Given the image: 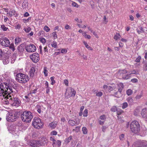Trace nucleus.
<instances>
[{
  "label": "nucleus",
  "instance_id": "1",
  "mask_svg": "<svg viewBox=\"0 0 147 147\" xmlns=\"http://www.w3.org/2000/svg\"><path fill=\"white\" fill-rule=\"evenodd\" d=\"M16 79L17 82L23 84L27 82L29 78L28 75L20 73L16 75Z\"/></svg>",
  "mask_w": 147,
  "mask_h": 147
},
{
  "label": "nucleus",
  "instance_id": "2",
  "mask_svg": "<svg viewBox=\"0 0 147 147\" xmlns=\"http://www.w3.org/2000/svg\"><path fill=\"white\" fill-rule=\"evenodd\" d=\"M32 118V114L30 111H24L21 115L22 120L23 121L26 123L30 122Z\"/></svg>",
  "mask_w": 147,
  "mask_h": 147
},
{
  "label": "nucleus",
  "instance_id": "3",
  "mask_svg": "<svg viewBox=\"0 0 147 147\" xmlns=\"http://www.w3.org/2000/svg\"><path fill=\"white\" fill-rule=\"evenodd\" d=\"M131 131L135 133H138L140 130V125L139 123L136 121H133L130 124Z\"/></svg>",
  "mask_w": 147,
  "mask_h": 147
},
{
  "label": "nucleus",
  "instance_id": "4",
  "mask_svg": "<svg viewBox=\"0 0 147 147\" xmlns=\"http://www.w3.org/2000/svg\"><path fill=\"white\" fill-rule=\"evenodd\" d=\"M8 96L11 98L9 101L11 102V105L12 106H15L16 107L19 106L20 102L17 98L14 97L13 93L11 94H8Z\"/></svg>",
  "mask_w": 147,
  "mask_h": 147
},
{
  "label": "nucleus",
  "instance_id": "5",
  "mask_svg": "<svg viewBox=\"0 0 147 147\" xmlns=\"http://www.w3.org/2000/svg\"><path fill=\"white\" fill-rule=\"evenodd\" d=\"M18 112L15 111L10 112L6 117V119L9 122H13L15 121L18 117Z\"/></svg>",
  "mask_w": 147,
  "mask_h": 147
},
{
  "label": "nucleus",
  "instance_id": "6",
  "mask_svg": "<svg viewBox=\"0 0 147 147\" xmlns=\"http://www.w3.org/2000/svg\"><path fill=\"white\" fill-rule=\"evenodd\" d=\"M43 124L40 118L35 117L34 119L32 122V125L37 129H39L42 127Z\"/></svg>",
  "mask_w": 147,
  "mask_h": 147
},
{
  "label": "nucleus",
  "instance_id": "7",
  "mask_svg": "<svg viewBox=\"0 0 147 147\" xmlns=\"http://www.w3.org/2000/svg\"><path fill=\"white\" fill-rule=\"evenodd\" d=\"M76 91L72 88L70 87L67 88L66 90L65 94L67 98L74 97L76 94Z\"/></svg>",
  "mask_w": 147,
  "mask_h": 147
},
{
  "label": "nucleus",
  "instance_id": "8",
  "mask_svg": "<svg viewBox=\"0 0 147 147\" xmlns=\"http://www.w3.org/2000/svg\"><path fill=\"white\" fill-rule=\"evenodd\" d=\"M0 89L4 92L5 94L7 95L11 94L13 92V91L9 90V88L7 87V85L4 84V83L0 84Z\"/></svg>",
  "mask_w": 147,
  "mask_h": 147
},
{
  "label": "nucleus",
  "instance_id": "9",
  "mask_svg": "<svg viewBox=\"0 0 147 147\" xmlns=\"http://www.w3.org/2000/svg\"><path fill=\"white\" fill-rule=\"evenodd\" d=\"M118 91L116 92L115 94L117 97L119 98L121 96V92L124 88V85L122 83H120L118 84Z\"/></svg>",
  "mask_w": 147,
  "mask_h": 147
},
{
  "label": "nucleus",
  "instance_id": "10",
  "mask_svg": "<svg viewBox=\"0 0 147 147\" xmlns=\"http://www.w3.org/2000/svg\"><path fill=\"white\" fill-rule=\"evenodd\" d=\"M1 44L3 46L8 47L10 45V42L9 40L6 37L1 38L0 40Z\"/></svg>",
  "mask_w": 147,
  "mask_h": 147
},
{
  "label": "nucleus",
  "instance_id": "11",
  "mask_svg": "<svg viewBox=\"0 0 147 147\" xmlns=\"http://www.w3.org/2000/svg\"><path fill=\"white\" fill-rule=\"evenodd\" d=\"M26 51L28 52H33L36 50V46L33 44L27 45L25 47Z\"/></svg>",
  "mask_w": 147,
  "mask_h": 147
},
{
  "label": "nucleus",
  "instance_id": "12",
  "mask_svg": "<svg viewBox=\"0 0 147 147\" xmlns=\"http://www.w3.org/2000/svg\"><path fill=\"white\" fill-rule=\"evenodd\" d=\"M30 59L34 63L37 62L39 60V56L38 53H35L30 56Z\"/></svg>",
  "mask_w": 147,
  "mask_h": 147
},
{
  "label": "nucleus",
  "instance_id": "13",
  "mask_svg": "<svg viewBox=\"0 0 147 147\" xmlns=\"http://www.w3.org/2000/svg\"><path fill=\"white\" fill-rule=\"evenodd\" d=\"M142 117L147 120V108L142 109L141 113Z\"/></svg>",
  "mask_w": 147,
  "mask_h": 147
},
{
  "label": "nucleus",
  "instance_id": "14",
  "mask_svg": "<svg viewBox=\"0 0 147 147\" xmlns=\"http://www.w3.org/2000/svg\"><path fill=\"white\" fill-rule=\"evenodd\" d=\"M68 123L71 126L77 125L79 124V122L76 120L74 121L72 120H69L68 121Z\"/></svg>",
  "mask_w": 147,
  "mask_h": 147
},
{
  "label": "nucleus",
  "instance_id": "15",
  "mask_svg": "<svg viewBox=\"0 0 147 147\" xmlns=\"http://www.w3.org/2000/svg\"><path fill=\"white\" fill-rule=\"evenodd\" d=\"M12 82L11 81H7L6 82H4V83L7 85V87L9 88V90L13 91L12 88L11 87Z\"/></svg>",
  "mask_w": 147,
  "mask_h": 147
},
{
  "label": "nucleus",
  "instance_id": "16",
  "mask_svg": "<svg viewBox=\"0 0 147 147\" xmlns=\"http://www.w3.org/2000/svg\"><path fill=\"white\" fill-rule=\"evenodd\" d=\"M61 144V142L60 141L57 140L53 142L52 145L53 147H59L60 146Z\"/></svg>",
  "mask_w": 147,
  "mask_h": 147
},
{
  "label": "nucleus",
  "instance_id": "17",
  "mask_svg": "<svg viewBox=\"0 0 147 147\" xmlns=\"http://www.w3.org/2000/svg\"><path fill=\"white\" fill-rule=\"evenodd\" d=\"M24 48L25 45L24 44H22L18 47V50L19 52L21 53L23 52L24 50Z\"/></svg>",
  "mask_w": 147,
  "mask_h": 147
},
{
  "label": "nucleus",
  "instance_id": "18",
  "mask_svg": "<svg viewBox=\"0 0 147 147\" xmlns=\"http://www.w3.org/2000/svg\"><path fill=\"white\" fill-rule=\"evenodd\" d=\"M139 28H137L136 29L137 32L139 34H140L141 33H144L145 31L143 29V28L139 26L138 27Z\"/></svg>",
  "mask_w": 147,
  "mask_h": 147
},
{
  "label": "nucleus",
  "instance_id": "19",
  "mask_svg": "<svg viewBox=\"0 0 147 147\" xmlns=\"http://www.w3.org/2000/svg\"><path fill=\"white\" fill-rule=\"evenodd\" d=\"M119 73L120 76L122 78L125 74H127V71L125 69L120 70Z\"/></svg>",
  "mask_w": 147,
  "mask_h": 147
},
{
  "label": "nucleus",
  "instance_id": "20",
  "mask_svg": "<svg viewBox=\"0 0 147 147\" xmlns=\"http://www.w3.org/2000/svg\"><path fill=\"white\" fill-rule=\"evenodd\" d=\"M2 61L4 64H6L9 63V58L8 57H6L2 59Z\"/></svg>",
  "mask_w": 147,
  "mask_h": 147
},
{
  "label": "nucleus",
  "instance_id": "21",
  "mask_svg": "<svg viewBox=\"0 0 147 147\" xmlns=\"http://www.w3.org/2000/svg\"><path fill=\"white\" fill-rule=\"evenodd\" d=\"M19 144L18 141L13 140L11 142L10 145L12 146H18Z\"/></svg>",
  "mask_w": 147,
  "mask_h": 147
},
{
  "label": "nucleus",
  "instance_id": "22",
  "mask_svg": "<svg viewBox=\"0 0 147 147\" xmlns=\"http://www.w3.org/2000/svg\"><path fill=\"white\" fill-rule=\"evenodd\" d=\"M5 96L7 97V98L5 100V101H4V104L6 105H8L9 104L11 105V102H9L10 100H11V98L8 97V94Z\"/></svg>",
  "mask_w": 147,
  "mask_h": 147
},
{
  "label": "nucleus",
  "instance_id": "23",
  "mask_svg": "<svg viewBox=\"0 0 147 147\" xmlns=\"http://www.w3.org/2000/svg\"><path fill=\"white\" fill-rule=\"evenodd\" d=\"M35 71V68L34 67H32L30 69V72L31 77H33L34 76V73Z\"/></svg>",
  "mask_w": 147,
  "mask_h": 147
},
{
  "label": "nucleus",
  "instance_id": "24",
  "mask_svg": "<svg viewBox=\"0 0 147 147\" xmlns=\"http://www.w3.org/2000/svg\"><path fill=\"white\" fill-rule=\"evenodd\" d=\"M57 122H52L49 125L51 127L52 129L55 128L57 125Z\"/></svg>",
  "mask_w": 147,
  "mask_h": 147
},
{
  "label": "nucleus",
  "instance_id": "25",
  "mask_svg": "<svg viewBox=\"0 0 147 147\" xmlns=\"http://www.w3.org/2000/svg\"><path fill=\"white\" fill-rule=\"evenodd\" d=\"M131 74L129 73L127 74H126L125 75L122 77L123 79L124 80H127L131 78Z\"/></svg>",
  "mask_w": 147,
  "mask_h": 147
},
{
  "label": "nucleus",
  "instance_id": "26",
  "mask_svg": "<svg viewBox=\"0 0 147 147\" xmlns=\"http://www.w3.org/2000/svg\"><path fill=\"white\" fill-rule=\"evenodd\" d=\"M28 6V3L27 1L24 0L22 4V6L24 9H26Z\"/></svg>",
  "mask_w": 147,
  "mask_h": 147
},
{
  "label": "nucleus",
  "instance_id": "27",
  "mask_svg": "<svg viewBox=\"0 0 147 147\" xmlns=\"http://www.w3.org/2000/svg\"><path fill=\"white\" fill-rule=\"evenodd\" d=\"M143 70L146 71L147 70V61H143Z\"/></svg>",
  "mask_w": 147,
  "mask_h": 147
},
{
  "label": "nucleus",
  "instance_id": "28",
  "mask_svg": "<svg viewBox=\"0 0 147 147\" xmlns=\"http://www.w3.org/2000/svg\"><path fill=\"white\" fill-rule=\"evenodd\" d=\"M140 143L138 141L134 142L132 146V147H140Z\"/></svg>",
  "mask_w": 147,
  "mask_h": 147
},
{
  "label": "nucleus",
  "instance_id": "29",
  "mask_svg": "<svg viewBox=\"0 0 147 147\" xmlns=\"http://www.w3.org/2000/svg\"><path fill=\"white\" fill-rule=\"evenodd\" d=\"M127 101L129 104V105H132L133 103V99L130 97H128L127 98Z\"/></svg>",
  "mask_w": 147,
  "mask_h": 147
},
{
  "label": "nucleus",
  "instance_id": "30",
  "mask_svg": "<svg viewBox=\"0 0 147 147\" xmlns=\"http://www.w3.org/2000/svg\"><path fill=\"white\" fill-rule=\"evenodd\" d=\"M121 36L120 34L118 33H116L114 37V38L115 40H117L118 39L120 38Z\"/></svg>",
  "mask_w": 147,
  "mask_h": 147
},
{
  "label": "nucleus",
  "instance_id": "31",
  "mask_svg": "<svg viewBox=\"0 0 147 147\" xmlns=\"http://www.w3.org/2000/svg\"><path fill=\"white\" fill-rule=\"evenodd\" d=\"M94 92H95V93L96 94V96H97L100 97L103 94V93L101 92H98L96 90H95Z\"/></svg>",
  "mask_w": 147,
  "mask_h": 147
},
{
  "label": "nucleus",
  "instance_id": "32",
  "mask_svg": "<svg viewBox=\"0 0 147 147\" xmlns=\"http://www.w3.org/2000/svg\"><path fill=\"white\" fill-rule=\"evenodd\" d=\"M143 94L142 92L138 94L135 97L136 100H138L140 99L143 96Z\"/></svg>",
  "mask_w": 147,
  "mask_h": 147
},
{
  "label": "nucleus",
  "instance_id": "33",
  "mask_svg": "<svg viewBox=\"0 0 147 147\" xmlns=\"http://www.w3.org/2000/svg\"><path fill=\"white\" fill-rule=\"evenodd\" d=\"M82 34L83 35V36H84L86 38L88 39H90L91 38V36L90 35H88L86 32H83Z\"/></svg>",
  "mask_w": 147,
  "mask_h": 147
},
{
  "label": "nucleus",
  "instance_id": "34",
  "mask_svg": "<svg viewBox=\"0 0 147 147\" xmlns=\"http://www.w3.org/2000/svg\"><path fill=\"white\" fill-rule=\"evenodd\" d=\"M48 70L47 69L46 67H44L43 68V73L45 77L48 76Z\"/></svg>",
  "mask_w": 147,
  "mask_h": 147
},
{
  "label": "nucleus",
  "instance_id": "35",
  "mask_svg": "<svg viewBox=\"0 0 147 147\" xmlns=\"http://www.w3.org/2000/svg\"><path fill=\"white\" fill-rule=\"evenodd\" d=\"M114 86H108V88H107V90L108 91H111V90H115V85H114Z\"/></svg>",
  "mask_w": 147,
  "mask_h": 147
},
{
  "label": "nucleus",
  "instance_id": "36",
  "mask_svg": "<svg viewBox=\"0 0 147 147\" xmlns=\"http://www.w3.org/2000/svg\"><path fill=\"white\" fill-rule=\"evenodd\" d=\"M100 118L101 120H100L105 121L106 119V117L105 115H102L100 116Z\"/></svg>",
  "mask_w": 147,
  "mask_h": 147
},
{
  "label": "nucleus",
  "instance_id": "37",
  "mask_svg": "<svg viewBox=\"0 0 147 147\" xmlns=\"http://www.w3.org/2000/svg\"><path fill=\"white\" fill-rule=\"evenodd\" d=\"M72 139V137L71 136H69L67 138H66L65 140V142L67 144Z\"/></svg>",
  "mask_w": 147,
  "mask_h": 147
},
{
  "label": "nucleus",
  "instance_id": "38",
  "mask_svg": "<svg viewBox=\"0 0 147 147\" xmlns=\"http://www.w3.org/2000/svg\"><path fill=\"white\" fill-rule=\"evenodd\" d=\"M21 41V39L18 37H16L15 39V43L16 44L20 43Z\"/></svg>",
  "mask_w": 147,
  "mask_h": 147
},
{
  "label": "nucleus",
  "instance_id": "39",
  "mask_svg": "<svg viewBox=\"0 0 147 147\" xmlns=\"http://www.w3.org/2000/svg\"><path fill=\"white\" fill-rule=\"evenodd\" d=\"M9 47L13 51H14L15 50V47L13 43H12L11 44H10Z\"/></svg>",
  "mask_w": 147,
  "mask_h": 147
},
{
  "label": "nucleus",
  "instance_id": "40",
  "mask_svg": "<svg viewBox=\"0 0 147 147\" xmlns=\"http://www.w3.org/2000/svg\"><path fill=\"white\" fill-rule=\"evenodd\" d=\"M51 46L53 47L54 48H56L57 47V42L55 41H54L52 42Z\"/></svg>",
  "mask_w": 147,
  "mask_h": 147
},
{
  "label": "nucleus",
  "instance_id": "41",
  "mask_svg": "<svg viewBox=\"0 0 147 147\" xmlns=\"http://www.w3.org/2000/svg\"><path fill=\"white\" fill-rule=\"evenodd\" d=\"M7 95V94H5V93L4 92H3L2 90L0 89V96H3V97H5V98L6 97L4 96L5 95Z\"/></svg>",
  "mask_w": 147,
  "mask_h": 147
},
{
  "label": "nucleus",
  "instance_id": "42",
  "mask_svg": "<svg viewBox=\"0 0 147 147\" xmlns=\"http://www.w3.org/2000/svg\"><path fill=\"white\" fill-rule=\"evenodd\" d=\"M16 12L14 10H11L9 11V14L10 15V16L11 17L13 15H14L15 14Z\"/></svg>",
  "mask_w": 147,
  "mask_h": 147
},
{
  "label": "nucleus",
  "instance_id": "43",
  "mask_svg": "<svg viewBox=\"0 0 147 147\" xmlns=\"http://www.w3.org/2000/svg\"><path fill=\"white\" fill-rule=\"evenodd\" d=\"M133 91L130 89H129L126 91V94L128 96L131 95Z\"/></svg>",
  "mask_w": 147,
  "mask_h": 147
},
{
  "label": "nucleus",
  "instance_id": "44",
  "mask_svg": "<svg viewBox=\"0 0 147 147\" xmlns=\"http://www.w3.org/2000/svg\"><path fill=\"white\" fill-rule=\"evenodd\" d=\"M82 131L83 133L84 134H86L87 133L88 130L87 128L85 127H83L82 128Z\"/></svg>",
  "mask_w": 147,
  "mask_h": 147
},
{
  "label": "nucleus",
  "instance_id": "45",
  "mask_svg": "<svg viewBox=\"0 0 147 147\" xmlns=\"http://www.w3.org/2000/svg\"><path fill=\"white\" fill-rule=\"evenodd\" d=\"M55 77L52 76L51 77L50 79L51 81V84L52 85H54L55 83V81L54 80Z\"/></svg>",
  "mask_w": 147,
  "mask_h": 147
},
{
  "label": "nucleus",
  "instance_id": "46",
  "mask_svg": "<svg viewBox=\"0 0 147 147\" xmlns=\"http://www.w3.org/2000/svg\"><path fill=\"white\" fill-rule=\"evenodd\" d=\"M52 34L54 39H56L57 38V36L56 32H53Z\"/></svg>",
  "mask_w": 147,
  "mask_h": 147
},
{
  "label": "nucleus",
  "instance_id": "47",
  "mask_svg": "<svg viewBox=\"0 0 147 147\" xmlns=\"http://www.w3.org/2000/svg\"><path fill=\"white\" fill-rule=\"evenodd\" d=\"M1 28L4 31H6L8 29L7 27H6L4 25H2L1 26Z\"/></svg>",
  "mask_w": 147,
  "mask_h": 147
},
{
  "label": "nucleus",
  "instance_id": "48",
  "mask_svg": "<svg viewBox=\"0 0 147 147\" xmlns=\"http://www.w3.org/2000/svg\"><path fill=\"white\" fill-rule=\"evenodd\" d=\"M44 30L47 32H48L50 31V29L48 26H45L44 28Z\"/></svg>",
  "mask_w": 147,
  "mask_h": 147
},
{
  "label": "nucleus",
  "instance_id": "49",
  "mask_svg": "<svg viewBox=\"0 0 147 147\" xmlns=\"http://www.w3.org/2000/svg\"><path fill=\"white\" fill-rule=\"evenodd\" d=\"M88 111L87 109H86L84 110L83 113V115L84 117H86L88 115Z\"/></svg>",
  "mask_w": 147,
  "mask_h": 147
},
{
  "label": "nucleus",
  "instance_id": "50",
  "mask_svg": "<svg viewBox=\"0 0 147 147\" xmlns=\"http://www.w3.org/2000/svg\"><path fill=\"white\" fill-rule=\"evenodd\" d=\"M128 106V104L126 102H124L123 104L122 108L123 109H125Z\"/></svg>",
  "mask_w": 147,
  "mask_h": 147
},
{
  "label": "nucleus",
  "instance_id": "51",
  "mask_svg": "<svg viewBox=\"0 0 147 147\" xmlns=\"http://www.w3.org/2000/svg\"><path fill=\"white\" fill-rule=\"evenodd\" d=\"M72 1V6L74 7H79V5H78L76 2H74L73 1Z\"/></svg>",
  "mask_w": 147,
  "mask_h": 147
},
{
  "label": "nucleus",
  "instance_id": "52",
  "mask_svg": "<svg viewBox=\"0 0 147 147\" xmlns=\"http://www.w3.org/2000/svg\"><path fill=\"white\" fill-rule=\"evenodd\" d=\"M111 110L112 111L115 112L117 111V109L116 107L114 106L111 108Z\"/></svg>",
  "mask_w": 147,
  "mask_h": 147
},
{
  "label": "nucleus",
  "instance_id": "53",
  "mask_svg": "<svg viewBox=\"0 0 147 147\" xmlns=\"http://www.w3.org/2000/svg\"><path fill=\"white\" fill-rule=\"evenodd\" d=\"M40 41L43 44H45L46 42V40L44 38H40Z\"/></svg>",
  "mask_w": 147,
  "mask_h": 147
},
{
  "label": "nucleus",
  "instance_id": "54",
  "mask_svg": "<svg viewBox=\"0 0 147 147\" xmlns=\"http://www.w3.org/2000/svg\"><path fill=\"white\" fill-rule=\"evenodd\" d=\"M80 126H77L73 130L75 131L76 132H78L80 130Z\"/></svg>",
  "mask_w": 147,
  "mask_h": 147
},
{
  "label": "nucleus",
  "instance_id": "55",
  "mask_svg": "<svg viewBox=\"0 0 147 147\" xmlns=\"http://www.w3.org/2000/svg\"><path fill=\"white\" fill-rule=\"evenodd\" d=\"M141 57L140 56H138L135 60V61L136 62H139L140 61Z\"/></svg>",
  "mask_w": 147,
  "mask_h": 147
},
{
  "label": "nucleus",
  "instance_id": "56",
  "mask_svg": "<svg viewBox=\"0 0 147 147\" xmlns=\"http://www.w3.org/2000/svg\"><path fill=\"white\" fill-rule=\"evenodd\" d=\"M30 94H28V96H24L25 98L27 99V101H29L30 100V98L29 97L30 96Z\"/></svg>",
  "mask_w": 147,
  "mask_h": 147
},
{
  "label": "nucleus",
  "instance_id": "57",
  "mask_svg": "<svg viewBox=\"0 0 147 147\" xmlns=\"http://www.w3.org/2000/svg\"><path fill=\"white\" fill-rule=\"evenodd\" d=\"M31 28L30 27H28L27 28L24 29V31L27 33L29 32L31 30Z\"/></svg>",
  "mask_w": 147,
  "mask_h": 147
},
{
  "label": "nucleus",
  "instance_id": "58",
  "mask_svg": "<svg viewBox=\"0 0 147 147\" xmlns=\"http://www.w3.org/2000/svg\"><path fill=\"white\" fill-rule=\"evenodd\" d=\"M129 73L130 74H131V75L132 74H138V72L136 71L135 70L131 71V72H129Z\"/></svg>",
  "mask_w": 147,
  "mask_h": 147
},
{
  "label": "nucleus",
  "instance_id": "59",
  "mask_svg": "<svg viewBox=\"0 0 147 147\" xmlns=\"http://www.w3.org/2000/svg\"><path fill=\"white\" fill-rule=\"evenodd\" d=\"M67 50L65 49H62L61 50V53H66L67 52Z\"/></svg>",
  "mask_w": 147,
  "mask_h": 147
},
{
  "label": "nucleus",
  "instance_id": "60",
  "mask_svg": "<svg viewBox=\"0 0 147 147\" xmlns=\"http://www.w3.org/2000/svg\"><path fill=\"white\" fill-rule=\"evenodd\" d=\"M57 134V132L55 131H53L51 133V135H56Z\"/></svg>",
  "mask_w": 147,
  "mask_h": 147
},
{
  "label": "nucleus",
  "instance_id": "61",
  "mask_svg": "<svg viewBox=\"0 0 147 147\" xmlns=\"http://www.w3.org/2000/svg\"><path fill=\"white\" fill-rule=\"evenodd\" d=\"M40 108V106H37L36 107V108L37 109V111L39 113H41V110Z\"/></svg>",
  "mask_w": 147,
  "mask_h": 147
},
{
  "label": "nucleus",
  "instance_id": "62",
  "mask_svg": "<svg viewBox=\"0 0 147 147\" xmlns=\"http://www.w3.org/2000/svg\"><path fill=\"white\" fill-rule=\"evenodd\" d=\"M131 81L133 83H136L138 82V80L136 78H133L131 79Z\"/></svg>",
  "mask_w": 147,
  "mask_h": 147
},
{
  "label": "nucleus",
  "instance_id": "63",
  "mask_svg": "<svg viewBox=\"0 0 147 147\" xmlns=\"http://www.w3.org/2000/svg\"><path fill=\"white\" fill-rule=\"evenodd\" d=\"M117 114L118 115H120L122 112V111L121 110H117Z\"/></svg>",
  "mask_w": 147,
  "mask_h": 147
},
{
  "label": "nucleus",
  "instance_id": "64",
  "mask_svg": "<svg viewBox=\"0 0 147 147\" xmlns=\"http://www.w3.org/2000/svg\"><path fill=\"white\" fill-rule=\"evenodd\" d=\"M124 137V135L123 134H121L119 136V138L121 140H123Z\"/></svg>",
  "mask_w": 147,
  "mask_h": 147
}]
</instances>
